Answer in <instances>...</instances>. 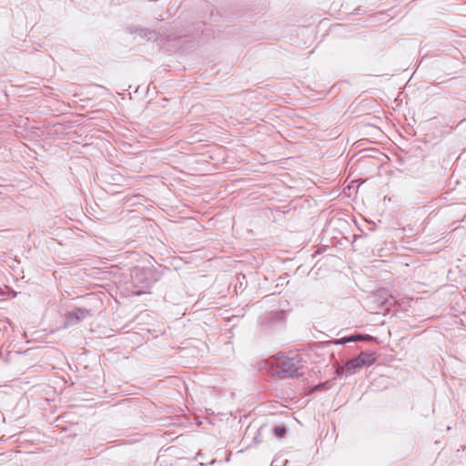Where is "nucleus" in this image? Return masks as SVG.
<instances>
[{
    "label": "nucleus",
    "mask_w": 466,
    "mask_h": 466,
    "mask_svg": "<svg viewBox=\"0 0 466 466\" xmlns=\"http://www.w3.org/2000/svg\"><path fill=\"white\" fill-rule=\"evenodd\" d=\"M356 358L359 359L360 361L363 362V367L371 366L376 360L374 353L368 351L360 352Z\"/></svg>",
    "instance_id": "39448f33"
},
{
    "label": "nucleus",
    "mask_w": 466,
    "mask_h": 466,
    "mask_svg": "<svg viewBox=\"0 0 466 466\" xmlns=\"http://www.w3.org/2000/svg\"><path fill=\"white\" fill-rule=\"evenodd\" d=\"M273 433L278 438H283L287 433V429L285 426L278 425L273 428Z\"/></svg>",
    "instance_id": "0eeeda50"
},
{
    "label": "nucleus",
    "mask_w": 466,
    "mask_h": 466,
    "mask_svg": "<svg viewBox=\"0 0 466 466\" xmlns=\"http://www.w3.org/2000/svg\"><path fill=\"white\" fill-rule=\"evenodd\" d=\"M363 367V362L360 361L356 357L349 360L343 366L336 370L338 375L346 376L353 375L356 371Z\"/></svg>",
    "instance_id": "20e7f679"
},
{
    "label": "nucleus",
    "mask_w": 466,
    "mask_h": 466,
    "mask_svg": "<svg viewBox=\"0 0 466 466\" xmlns=\"http://www.w3.org/2000/svg\"><path fill=\"white\" fill-rule=\"evenodd\" d=\"M159 275L156 269L151 268H134L131 272V281L134 290L137 295H141L147 292V289L158 280Z\"/></svg>",
    "instance_id": "f03ea898"
},
{
    "label": "nucleus",
    "mask_w": 466,
    "mask_h": 466,
    "mask_svg": "<svg viewBox=\"0 0 466 466\" xmlns=\"http://www.w3.org/2000/svg\"><path fill=\"white\" fill-rule=\"evenodd\" d=\"M331 381L328 380L325 382H321L316 386V390H329L330 388Z\"/></svg>",
    "instance_id": "6e6552de"
},
{
    "label": "nucleus",
    "mask_w": 466,
    "mask_h": 466,
    "mask_svg": "<svg viewBox=\"0 0 466 466\" xmlns=\"http://www.w3.org/2000/svg\"><path fill=\"white\" fill-rule=\"evenodd\" d=\"M374 339V338L370 335H362V334H352L350 336H347L346 341L350 342H358L361 340H371Z\"/></svg>",
    "instance_id": "423d86ee"
},
{
    "label": "nucleus",
    "mask_w": 466,
    "mask_h": 466,
    "mask_svg": "<svg viewBox=\"0 0 466 466\" xmlns=\"http://www.w3.org/2000/svg\"><path fill=\"white\" fill-rule=\"evenodd\" d=\"M92 316L93 312L90 309L83 308L76 309L75 310L66 314L64 326L65 328L75 326L81 320H84Z\"/></svg>",
    "instance_id": "7ed1b4c3"
},
{
    "label": "nucleus",
    "mask_w": 466,
    "mask_h": 466,
    "mask_svg": "<svg viewBox=\"0 0 466 466\" xmlns=\"http://www.w3.org/2000/svg\"><path fill=\"white\" fill-rule=\"evenodd\" d=\"M346 339H347V336L338 339H334L331 341V343L336 344V345H344L349 342V341H346Z\"/></svg>",
    "instance_id": "1a4fd4ad"
},
{
    "label": "nucleus",
    "mask_w": 466,
    "mask_h": 466,
    "mask_svg": "<svg viewBox=\"0 0 466 466\" xmlns=\"http://www.w3.org/2000/svg\"><path fill=\"white\" fill-rule=\"evenodd\" d=\"M3 292L0 290V295L2 294Z\"/></svg>",
    "instance_id": "9b49d317"
},
{
    "label": "nucleus",
    "mask_w": 466,
    "mask_h": 466,
    "mask_svg": "<svg viewBox=\"0 0 466 466\" xmlns=\"http://www.w3.org/2000/svg\"><path fill=\"white\" fill-rule=\"evenodd\" d=\"M305 361L301 357L286 356L278 354L275 360L268 365V371L274 377L285 379H296L304 375Z\"/></svg>",
    "instance_id": "f257e3e1"
},
{
    "label": "nucleus",
    "mask_w": 466,
    "mask_h": 466,
    "mask_svg": "<svg viewBox=\"0 0 466 466\" xmlns=\"http://www.w3.org/2000/svg\"><path fill=\"white\" fill-rule=\"evenodd\" d=\"M154 34V31L147 30L145 33V35L147 36L148 35Z\"/></svg>",
    "instance_id": "9d476101"
}]
</instances>
